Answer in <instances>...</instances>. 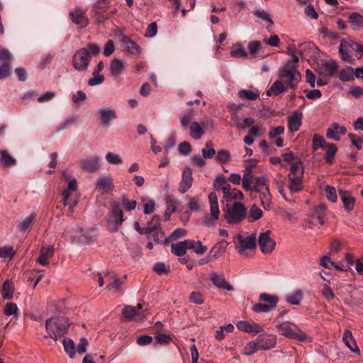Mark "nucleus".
Segmentation results:
<instances>
[{
    "mask_svg": "<svg viewBox=\"0 0 363 363\" xmlns=\"http://www.w3.org/2000/svg\"><path fill=\"white\" fill-rule=\"evenodd\" d=\"M337 151V146L333 143L327 145V150L325 156V159L327 163L332 164L335 157V155Z\"/></svg>",
    "mask_w": 363,
    "mask_h": 363,
    "instance_id": "47",
    "label": "nucleus"
},
{
    "mask_svg": "<svg viewBox=\"0 0 363 363\" xmlns=\"http://www.w3.org/2000/svg\"><path fill=\"white\" fill-rule=\"evenodd\" d=\"M123 210L118 202L111 203V210L108 212V228L113 231H118L124 221Z\"/></svg>",
    "mask_w": 363,
    "mask_h": 363,
    "instance_id": "6",
    "label": "nucleus"
},
{
    "mask_svg": "<svg viewBox=\"0 0 363 363\" xmlns=\"http://www.w3.org/2000/svg\"><path fill=\"white\" fill-rule=\"evenodd\" d=\"M247 209L245 204L235 202L233 206L225 212L224 217L229 224H237L247 217Z\"/></svg>",
    "mask_w": 363,
    "mask_h": 363,
    "instance_id": "4",
    "label": "nucleus"
},
{
    "mask_svg": "<svg viewBox=\"0 0 363 363\" xmlns=\"http://www.w3.org/2000/svg\"><path fill=\"white\" fill-rule=\"evenodd\" d=\"M208 201L210 204L211 216H206L203 220V224L211 228L214 226V223L219 218L220 210L218 207V197L215 192H211L208 194Z\"/></svg>",
    "mask_w": 363,
    "mask_h": 363,
    "instance_id": "7",
    "label": "nucleus"
},
{
    "mask_svg": "<svg viewBox=\"0 0 363 363\" xmlns=\"http://www.w3.org/2000/svg\"><path fill=\"white\" fill-rule=\"evenodd\" d=\"M35 213H31L18 224V228L22 232H26L35 221Z\"/></svg>",
    "mask_w": 363,
    "mask_h": 363,
    "instance_id": "44",
    "label": "nucleus"
},
{
    "mask_svg": "<svg viewBox=\"0 0 363 363\" xmlns=\"http://www.w3.org/2000/svg\"><path fill=\"white\" fill-rule=\"evenodd\" d=\"M69 17L73 23L83 28L89 25V19L86 17V11L79 7H75L69 12Z\"/></svg>",
    "mask_w": 363,
    "mask_h": 363,
    "instance_id": "10",
    "label": "nucleus"
},
{
    "mask_svg": "<svg viewBox=\"0 0 363 363\" xmlns=\"http://www.w3.org/2000/svg\"><path fill=\"white\" fill-rule=\"evenodd\" d=\"M11 74V66L9 62H4L0 65V79L8 77Z\"/></svg>",
    "mask_w": 363,
    "mask_h": 363,
    "instance_id": "60",
    "label": "nucleus"
},
{
    "mask_svg": "<svg viewBox=\"0 0 363 363\" xmlns=\"http://www.w3.org/2000/svg\"><path fill=\"white\" fill-rule=\"evenodd\" d=\"M325 195L327 199L333 203H335L337 201V194L336 189L335 187L332 186H325Z\"/></svg>",
    "mask_w": 363,
    "mask_h": 363,
    "instance_id": "59",
    "label": "nucleus"
},
{
    "mask_svg": "<svg viewBox=\"0 0 363 363\" xmlns=\"http://www.w3.org/2000/svg\"><path fill=\"white\" fill-rule=\"evenodd\" d=\"M272 231L267 230L264 233H261L258 237V244L262 253L271 254L276 246V242L270 237Z\"/></svg>",
    "mask_w": 363,
    "mask_h": 363,
    "instance_id": "8",
    "label": "nucleus"
},
{
    "mask_svg": "<svg viewBox=\"0 0 363 363\" xmlns=\"http://www.w3.org/2000/svg\"><path fill=\"white\" fill-rule=\"evenodd\" d=\"M54 248L52 246L48 247H42L40 251L39 257L37 262L42 266H45L48 264V259L53 256Z\"/></svg>",
    "mask_w": 363,
    "mask_h": 363,
    "instance_id": "26",
    "label": "nucleus"
},
{
    "mask_svg": "<svg viewBox=\"0 0 363 363\" xmlns=\"http://www.w3.org/2000/svg\"><path fill=\"white\" fill-rule=\"evenodd\" d=\"M303 172L304 170L301 162H295L291 164L289 174H292L294 177H303Z\"/></svg>",
    "mask_w": 363,
    "mask_h": 363,
    "instance_id": "54",
    "label": "nucleus"
},
{
    "mask_svg": "<svg viewBox=\"0 0 363 363\" xmlns=\"http://www.w3.org/2000/svg\"><path fill=\"white\" fill-rule=\"evenodd\" d=\"M193 182L192 170L186 167L182 172V180L179 184V191L184 194L191 186Z\"/></svg>",
    "mask_w": 363,
    "mask_h": 363,
    "instance_id": "14",
    "label": "nucleus"
},
{
    "mask_svg": "<svg viewBox=\"0 0 363 363\" xmlns=\"http://www.w3.org/2000/svg\"><path fill=\"white\" fill-rule=\"evenodd\" d=\"M69 327V323L67 318L62 316L51 318L45 322L48 335L44 337L57 340L58 337L64 336L67 333Z\"/></svg>",
    "mask_w": 363,
    "mask_h": 363,
    "instance_id": "2",
    "label": "nucleus"
},
{
    "mask_svg": "<svg viewBox=\"0 0 363 363\" xmlns=\"http://www.w3.org/2000/svg\"><path fill=\"white\" fill-rule=\"evenodd\" d=\"M348 21L352 26L353 30H359L363 28V16L359 13L353 12L348 16Z\"/></svg>",
    "mask_w": 363,
    "mask_h": 363,
    "instance_id": "29",
    "label": "nucleus"
},
{
    "mask_svg": "<svg viewBox=\"0 0 363 363\" xmlns=\"http://www.w3.org/2000/svg\"><path fill=\"white\" fill-rule=\"evenodd\" d=\"M203 158L208 159L212 158L216 155V150L213 147V143L211 141H208L206 143V147L201 150Z\"/></svg>",
    "mask_w": 363,
    "mask_h": 363,
    "instance_id": "50",
    "label": "nucleus"
},
{
    "mask_svg": "<svg viewBox=\"0 0 363 363\" xmlns=\"http://www.w3.org/2000/svg\"><path fill=\"white\" fill-rule=\"evenodd\" d=\"M142 304L138 303L135 306H125L122 310L124 318L128 320H137L139 319V311L142 309Z\"/></svg>",
    "mask_w": 363,
    "mask_h": 363,
    "instance_id": "16",
    "label": "nucleus"
},
{
    "mask_svg": "<svg viewBox=\"0 0 363 363\" xmlns=\"http://www.w3.org/2000/svg\"><path fill=\"white\" fill-rule=\"evenodd\" d=\"M279 77L283 83L286 84L287 88L296 89L298 83L301 79V75L296 69V65H293L291 61H288L279 70Z\"/></svg>",
    "mask_w": 363,
    "mask_h": 363,
    "instance_id": "3",
    "label": "nucleus"
},
{
    "mask_svg": "<svg viewBox=\"0 0 363 363\" xmlns=\"http://www.w3.org/2000/svg\"><path fill=\"white\" fill-rule=\"evenodd\" d=\"M216 160L222 164L226 163L230 160V155L226 150H219L217 153Z\"/></svg>",
    "mask_w": 363,
    "mask_h": 363,
    "instance_id": "62",
    "label": "nucleus"
},
{
    "mask_svg": "<svg viewBox=\"0 0 363 363\" xmlns=\"http://www.w3.org/2000/svg\"><path fill=\"white\" fill-rule=\"evenodd\" d=\"M122 40L125 43L126 50L129 55L136 56L140 54V48L136 43L128 39L126 36H123Z\"/></svg>",
    "mask_w": 363,
    "mask_h": 363,
    "instance_id": "34",
    "label": "nucleus"
},
{
    "mask_svg": "<svg viewBox=\"0 0 363 363\" xmlns=\"http://www.w3.org/2000/svg\"><path fill=\"white\" fill-rule=\"evenodd\" d=\"M259 349L257 340L247 342L243 350V354L250 356L258 351Z\"/></svg>",
    "mask_w": 363,
    "mask_h": 363,
    "instance_id": "49",
    "label": "nucleus"
},
{
    "mask_svg": "<svg viewBox=\"0 0 363 363\" xmlns=\"http://www.w3.org/2000/svg\"><path fill=\"white\" fill-rule=\"evenodd\" d=\"M225 242H220L217 243L213 247L209 252V255L213 258V260L218 258V257L225 252L226 247Z\"/></svg>",
    "mask_w": 363,
    "mask_h": 363,
    "instance_id": "42",
    "label": "nucleus"
},
{
    "mask_svg": "<svg viewBox=\"0 0 363 363\" xmlns=\"http://www.w3.org/2000/svg\"><path fill=\"white\" fill-rule=\"evenodd\" d=\"M62 344L65 351L71 359H73L76 353V347L74 341L69 337H64Z\"/></svg>",
    "mask_w": 363,
    "mask_h": 363,
    "instance_id": "37",
    "label": "nucleus"
},
{
    "mask_svg": "<svg viewBox=\"0 0 363 363\" xmlns=\"http://www.w3.org/2000/svg\"><path fill=\"white\" fill-rule=\"evenodd\" d=\"M238 239L240 242V246L238 247V251L240 254H243L247 250H254L256 248V234L252 233L246 238L238 235Z\"/></svg>",
    "mask_w": 363,
    "mask_h": 363,
    "instance_id": "12",
    "label": "nucleus"
},
{
    "mask_svg": "<svg viewBox=\"0 0 363 363\" xmlns=\"http://www.w3.org/2000/svg\"><path fill=\"white\" fill-rule=\"evenodd\" d=\"M102 125L109 126L110 121L116 118L115 111L112 109L100 108L98 111Z\"/></svg>",
    "mask_w": 363,
    "mask_h": 363,
    "instance_id": "25",
    "label": "nucleus"
},
{
    "mask_svg": "<svg viewBox=\"0 0 363 363\" xmlns=\"http://www.w3.org/2000/svg\"><path fill=\"white\" fill-rule=\"evenodd\" d=\"M113 189V179L111 177L102 176L96 180L95 190L101 194H108Z\"/></svg>",
    "mask_w": 363,
    "mask_h": 363,
    "instance_id": "11",
    "label": "nucleus"
},
{
    "mask_svg": "<svg viewBox=\"0 0 363 363\" xmlns=\"http://www.w3.org/2000/svg\"><path fill=\"white\" fill-rule=\"evenodd\" d=\"M147 228H150L153 230V231L150 234H145L147 239L150 240L153 238L154 241L156 243H159V217L157 216H155L152 218V221L147 224Z\"/></svg>",
    "mask_w": 363,
    "mask_h": 363,
    "instance_id": "27",
    "label": "nucleus"
},
{
    "mask_svg": "<svg viewBox=\"0 0 363 363\" xmlns=\"http://www.w3.org/2000/svg\"><path fill=\"white\" fill-rule=\"evenodd\" d=\"M288 177L289 184L288 188L291 193H298L303 189V177H294L292 174H289Z\"/></svg>",
    "mask_w": 363,
    "mask_h": 363,
    "instance_id": "24",
    "label": "nucleus"
},
{
    "mask_svg": "<svg viewBox=\"0 0 363 363\" xmlns=\"http://www.w3.org/2000/svg\"><path fill=\"white\" fill-rule=\"evenodd\" d=\"M15 255V252L12 247L5 246L0 247V257L4 259H11Z\"/></svg>",
    "mask_w": 363,
    "mask_h": 363,
    "instance_id": "56",
    "label": "nucleus"
},
{
    "mask_svg": "<svg viewBox=\"0 0 363 363\" xmlns=\"http://www.w3.org/2000/svg\"><path fill=\"white\" fill-rule=\"evenodd\" d=\"M325 210V207L324 206H320L317 208L315 211V214L313 216V219L315 221H317L320 225L324 224L323 220V213Z\"/></svg>",
    "mask_w": 363,
    "mask_h": 363,
    "instance_id": "58",
    "label": "nucleus"
},
{
    "mask_svg": "<svg viewBox=\"0 0 363 363\" xmlns=\"http://www.w3.org/2000/svg\"><path fill=\"white\" fill-rule=\"evenodd\" d=\"M262 215V211L256 205H252L249 211L248 220L250 222H254L260 219Z\"/></svg>",
    "mask_w": 363,
    "mask_h": 363,
    "instance_id": "48",
    "label": "nucleus"
},
{
    "mask_svg": "<svg viewBox=\"0 0 363 363\" xmlns=\"http://www.w3.org/2000/svg\"><path fill=\"white\" fill-rule=\"evenodd\" d=\"M100 51V47L96 43H89L85 47L77 50L72 56V65L75 70L87 71L91 57L96 56Z\"/></svg>",
    "mask_w": 363,
    "mask_h": 363,
    "instance_id": "1",
    "label": "nucleus"
},
{
    "mask_svg": "<svg viewBox=\"0 0 363 363\" xmlns=\"http://www.w3.org/2000/svg\"><path fill=\"white\" fill-rule=\"evenodd\" d=\"M172 252L178 257H182L186 255V250L182 242H179L177 243H173L171 245Z\"/></svg>",
    "mask_w": 363,
    "mask_h": 363,
    "instance_id": "51",
    "label": "nucleus"
},
{
    "mask_svg": "<svg viewBox=\"0 0 363 363\" xmlns=\"http://www.w3.org/2000/svg\"><path fill=\"white\" fill-rule=\"evenodd\" d=\"M165 203L167 208L164 213V220L167 221L169 219L171 215L175 212L179 203L173 196L168 194L165 196Z\"/></svg>",
    "mask_w": 363,
    "mask_h": 363,
    "instance_id": "18",
    "label": "nucleus"
},
{
    "mask_svg": "<svg viewBox=\"0 0 363 363\" xmlns=\"http://www.w3.org/2000/svg\"><path fill=\"white\" fill-rule=\"evenodd\" d=\"M92 75L93 77L90 78L88 81V84L89 86H93L101 84L104 82V77L103 74H101L100 72L94 70Z\"/></svg>",
    "mask_w": 363,
    "mask_h": 363,
    "instance_id": "53",
    "label": "nucleus"
},
{
    "mask_svg": "<svg viewBox=\"0 0 363 363\" xmlns=\"http://www.w3.org/2000/svg\"><path fill=\"white\" fill-rule=\"evenodd\" d=\"M261 47V43L258 40L251 41L248 45L250 51V58H254L257 56V52Z\"/></svg>",
    "mask_w": 363,
    "mask_h": 363,
    "instance_id": "57",
    "label": "nucleus"
},
{
    "mask_svg": "<svg viewBox=\"0 0 363 363\" xmlns=\"http://www.w3.org/2000/svg\"><path fill=\"white\" fill-rule=\"evenodd\" d=\"M189 129V135L194 140L200 139L204 133V130L202 127L197 122L191 123L190 124Z\"/></svg>",
    "mask_w": 363,
    "mask_h": 363,
    "instance_id": "38",
    "label": "nucleus"
},
{
    "mask_svg": "<svg viewBox=\"0 0 363 363\" xmlns=\"http://www.w3.org/2000/svg\"><path fill=\"white\" fill-rule=\"evenodd\" d=\"M210 279L215 285L219 289H226L228 291H233L234 287L226 281L224 275H219L217 273H212L210 276Z\"/></svg>",
    "mask_w": 363,
    "mask_h": 363,
    "instance_id": "17",
    "label": "nucleus"
},
{
    "mask_svg": "<svg viewBox=\"0 0 363 363\" xmlns=\"http://www.w3.org/2000/svg\"><path fill=\"white\" fill-rule=\"evenodd\" d=\"M227 181L223 175L216 177L213 182L214 189L217 191L222 190Z\"/></svg>",
    "mask_w": 363,
    "mask_h": 363,
    "instance_id": "64",
    "label": "nucleus"
},
{
    "mask_svg": "<svg viewBox=\"0 0 363 363\" xmlns=\"http://www.w3.org/2000/svg\"><path fill=\"white\" fill-rule=\"evenodd\" d=\"M230 55L235 58H249L248 54L240 43H237L233 47Z\"/></svg>",
    "mask_w": 363,
    "mask_h": 363,
    "instance_id": "41",
    "label": "nucleus"
},
{
    "mask_svg": "<svg viewBox=\"0 0 363 363\" xmlns=\"http://www.w3.org/2000/svg\"><path fill=\"white\" fill-rule=\"evenodd\" d=\"M277 328L281 335L289 338L301 341L305 340L307 338V335L304 332L301 330H298L297 331L294 330L291 327H289L288 323H282L279 324L277 325Z\"/></svg>",
    "mask_w": 363,
    "mask_h": 363,
    "instance_id": "9",
    "label": "nucleus"
},
{
    "mask_svg": "<svg viewBox=\"0 0 363 363\" xmlns=\"http://www.w3.org/2000/svg\"><path fill=\"white\" fill-rule=\"evenodd\" d=\"M186 235V231L184 229L182 228H177L174 230L168 239L165 240V242H167L168 240H175L180 238H183Z\"/></svg>",
    "mask_w": 363,
    "mask_h": 363,
    "instance_id": "61",
    "label": "nucleus"
},
{
    "mask_svg": "<svg viewBox=\"0 0 363 363\" xmlns=\"http://www.w3.org/2000/svg\"><path fill=\"white\" fill-rule=\"evenodd\" d=\"M98 10L99 9H96L95 6H93L90 11L91 16L96 23L102 24L110 18V15L106 13L105 10L103 11H98Z\"/></svg>",
    "mask_w": 363,
    "mask_h": 363,
    "instance_id": "28",
    "label": "nucleus"
},
{
    "mask_svg": "<svg viewBox=\"0 0 363 363\" xmlns=\"http://www.w3.org/2000/svg\"><path fill=\"white\" fill-rule=\"evenodd\" d=\"M237 327L240 330L245 331L254 335L263 331V328L257 323L251 324L246 321H240L237 324Z\"/></svg>",
    "mask_w": 363,
    "mask_h": 363,
    "instance_id": "23",
    "label": "nucleus"
},
{
    "mask_svg": "<svg viewBox=\"0 0 363 363\" xmlns=\"http://www.w3.org/2000/svg\"><path fill=\"white\" fill-rule=\"evenodd\" d=\"M303 292L301 289L296 290L294 293L286 296V301L292 305H299L303 299Z\"/></svg>",
    "mask_w": 363,
    "mask_h": 363,
    "instance_id": "45",
    "label": "nucleus"
},
{
    "mask_svg": "<svg viewBox=\"0 0 363 363\" xmlns=\"http://www.w3.org/2000/svg\"><path fill=\"white\" fill-rule=\"evenodd\" d=\"M312 142L313 151H315L319 148L324 147L326 145V141L324 138L317 134L313 135Z\"/></svg>",
    "mask_w": 363,
    "mask_h": 363,
    "instance_id": "55",
    "label": "nucleus"
},
{
    "mask_svg": "<svg viewBox=\"0 0 363 363\" xmlns=\"http://www.w3.org/2000/svg\"><path fill=\"white\" fill-rule=\"evenodd\" d=\"M191 145L189 142H182L179 144L178 150L181 155H188L191 152Z\"/></svg>",
    "mask_w": 363,
    "mask_h": 363,
    "instance_id": "63",
    "label": "nucleus"
},
{
    "mask_svg": "<svg viewBox=\"0 0 363 363\" xmlns=\"http://www.w3.org/2000/svg\"><path fill=\"white\" fill-rule=\"evenodd\" d=\"M259 194L261 205L265 210L269 211L272 206V196L269 190V187L266 186L264 191H261Z\"/></svg>",
    "mask_w": 363,
    "mask_h": 363,
    "instance_id": "36",
    "label": "nucleus"
},
{
    "mask_svg": "<svg viewBox=\"0 0 363 363\" xmlns=\"http://www.w3.org/2000/svg\"><path fill=\"white\" fill-rule=\"evenodd\" d=\"M338 193L343 203L344 208L347 212H350L354 208L355 201L351 193L343 189H339Z\"/></svg>",
    "mask_w": 363,
    "mask_h": 363,
    "instance_id": "22",
    "label": "nucleus"
},
{
    "mask_svg": "<svg viewBox=\"0 0 363 363\" xmlns=\"http://www.w3.org/2000/svg\"><path fill=\"white\" fill-rule=\"evenodd\" d=\"M302 113L295 111L288 118V127L291 132H296L302 124Z\"/></svg>",
    "mask_w": 363,
    "mask_h": 363,
    "instance_id": "19",
    "label": "nucleus"
},
{
    "mask_svg": "<svg viewBox=\"0 0 363 363\" xmlns=\"http://www.w3.org/2000/svg\"><path fill=\"white\" fill-rule=\"evenodd\" d=\"M323 66L324 71L328 76L333 77L337 75L339 66L335 60H330L325 61L323 64Z\"/></svg>",
    "mask_w": 363,
    "mask_h": 363,
    "instance_id": "31",
    "label": "nucleus"
},
{
    "mask_svg": "<svg viewBox=\"0 0 363 363\" xmlns=\"http://www.w3.org/2000/svg\"><path fill=\"white\" fill-rule=\"evenodd\" d=\"M13 287L12 283L6 280L2 285V297L4 299H11L13 298Z\"/></svg>",
    "mask_w": 363,
    "mask_h": 363,
    "instance_id": "43",
    "label": "nucleus"
},
{
    "mask_svg": "<svg viewBox=\"0 0 363 363\" xmlns=\"http://www.w3.org/2000/svg\"><path fill=\"white\" fill-rule=\"evenodd\" d=\"M238 96L241 99L255 101L259 97V92L257 90L242 89L238 91Z\"/></svg>",
    "mask_w": 363,
    "mask_h": 363,
    "instance_id": "35",
    "label": "nucleus"
},
{
    "mask_svg": "<svg viewBox=\"0 0 363 363\" xmlns=\"http://www.w3.org/2000/svg\"><path fill=\"white\" fill-rule=\"evenodd\" d=\"M82 168L89 172H95L99 169V157H89L82 161Z\"/></svg>",
    "mask_w": 363,
    "mask_h": 363,
    "instance_id": "20",
    "label": "nucleus"
},
{
    "mask_svg": "<svg viewBox=\"0 0 363 363\" xmlns=\"http://www.w3.org/2000/svg\"><path fill=\"white\" fill-rule=\"evenodd\" d=\"M342 341L345 345L354 353L360 354L356 340L350 330H345L342 335Z\"/></svg>",
    "mask_w": 363,
    "mask_h": 363,
    "instance_id": "21",
    "label": "nucleus"
},
{
    "mask_svg": "<svg viewBox=\"0 0 363 363\" xmlns=\"http://www.w3.org/2000/svg\"><path fill=\"white\" fill-rule=\"evenodd\" d=\"M361 45L351 39H342L339 45L338 52L340 59L345 62H352L354 59L352 56L353 51L359 53Z\"/></svg>",
    "mask_w": 363,
    "mask_h": 363,
    "instance_id": "5",
    "label": "nucleus"
},
{
    "mask_svg": "<svg viewBox=\"0 0 363 363\" xmlns=\"http://www.w3.org/2000/svg\"><path fill=\"white\" fill-rule=\"evenodd\" d=\"M124 68V64L120 60L114 58L111 61L109 70L112 76H119L123 71Z\"/></svg>",
    "mask_w": 363,
    "mask_h": 363,
    "instance_id": "30",
    "label": "nucleus"
},
{
    "mask_svg": "<svg viewBox=\"0 0 363 363\" xmlns=\"http://www.w3.org/2000/svg\"><path fill=\"white\" fill-rule=\"evenodd\" d=\"M283 84L284 83L281 80H277L272 84L271 86V91H274V96L279 95L288 89L287 86H284Z\"/></svg>",
    "mask_w": 363,
    "mask_h": 363,
    "instance_id": "52",
    "label": "nucleus"
},
{
    "mask_svg": "<svg viewBox=\"0 0 363 363\" xmlns=\"http://www.w3.org/2000/svg\"><path fill=\"white\" fill-rule=\"evenodd\" d=\"M255 185L252 186L251 185V189L250 191H254L257 193H260L262 191V189L266 186H268L267 185V179L264 177H257L255 179Z\"/></svg>",
    "mask_w": 363,
    "mask_h": 363,
    "instance_id": "46",
    "label": "nucleus"
},
{
    "mask_svg": "<svg viewBox=\"0 0 363 363\" xmlns=\"http://www.w3.org/2000/svg\"><path fill=\"white\" fill-rule=\"evenodd\" d=\"M253 165H247L245 167V169L244 171V175L242 179V188L245 191H249L251 189V184H252V167Z\"/></svg>",
    "mask_w": 363,
    "mask_h": 363,
    "instance_id": "32",
    "label": "nucleus"
},
{
    "mask_svg": "<svg viewBox=\"0 0 363 363\" xmlns=\"http://www.w3.org/2000/svg\"><path fill=\"white\" fill-rule=\"evenodd\" d=\"M347 133V128L345 126H340L337 123H333L331 126L328 128L326 136L329 139L335 141L340 140V136Z\"/></svg>",
    "mask_w": 363,
    "mask_h": 363,
    "instance_id": "15",
    "label": "nucleus"
},
{
    "mask_svg": "<svg viewBox=\"0 0 363 363\" xmlns=\"http://www.w3.org/2000/svg\"><path fill=\"white\" fill-rule=\"evenodd\" d=\"M338 78L342 82H349L354 79V72L352 67H347L338 73Z\"/></svg>",
    "mask_w": 363,
    "mask_h": 363,
    "instance_id": "39",
    "label": "nucleus"
},
{
    "mask_svg": "<svg viewBox=\"0 0 363 363\" xmlns=\"http://www.w3.org/2000/svg\"><path fill=\"white\" fill-rule=\"evenodd\" d=\"M256 340L261 350H267L273 348L277 344L275 335L271 334H261Z\"/></svg>",
    "mask_w": 363,
    "mask_h": 363,
    "instance_id": "13",
    "label": "nucleus"
},
{
    "mask_svg": "<svg viewBox=\"0 0 363 363\" xmlns=\"http://www.w3.org/2000/svg\"><path fill=\"white\" fill-rule=\"evenodd\" d=\"M0 162L3 167L14 165L16 160L6 150H0Z\"/></svg>",
    "mask_w": 363,
    "mask_h": 363,
    "instance_id": "40",
    "label": "nucleus"
},
{
    "mask_svg": "<svg viewBox=\"0 0 363 363\" xmlns=\"http://www.w3.org/2000/svg\"><path fill=\"white\" fill-rule=\"evenodd\" d=\"M259 301L266 303L268 306H271L272 309L276 308L279 302V297L277 295H272L267 293H262L259 296Z\"/></svg>",
    "mask_w": 363,
    "mask_h": 363,
    "instance_id": "33",
    "label": "nucleus"
}]
</instances>
